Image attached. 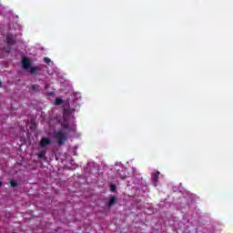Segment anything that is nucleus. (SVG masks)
Segmentation results:
<instances>
[{"mask_svg": "<svg viewBox=\"0 0 233 233\" xmlns=\"http://www.w3.org/2000/svg\"><path fill=\"white\" fill-rule=\"evenodd\" d=\"M47 96H49V97H54L55 94L54 92H49L47 93Z\"/></svg>", "mask_w": 233, "mask_h": 233, "instance_id": "dca6fc26", "label": "nucleus"}, {"mask_svg": "<svg viewBox=\"0 0 233 233\" xmlns=\"http://www.w3.org/2000/svg\"><path fill=\"white\" fill-rule=\"evenodd\" d=\"M10 185L12 187V188H15V187H17V181H15V179H11L10 180Z\"/></svg>", "mask_w": 233, "mask_h": 233, "instance_id": "9b49d317", "label": "nucleus"}, {"mask_svg": "<svg viewBox=\"0 0 233 233\" xmlns=\"http://www.w3.org/2000/svg\"><path fill=\"white\" fill-rule=\"evenodd\" d=\"M5 41L9 46H14L15 45V39L12 35H8L5 38Z\"/></svg>", "mask_w": 233, "mask_h": 233, "instance_id": "39448f33", "label": "nucleus"}, {"mask_svg": "<svg viewBox=\"0 0 233 233\" xmlns=\"http://www.w3.org/2000/svg\"><path fill=\"white\" fill-rule=\"evenodd\" d=\"M38 159H46V148H42L37 154H36Z\"/></svg>", "mask_w": 233, "mask_h": 233, "instance_id": "423d86ee", "label": "nucleus"}, {"mask_svg": "<svg viewBox=\"0 0 233 233\" xmlns=\"http://www.w3.org/2000/svg\"><path fill=\"white\" fill-rule=\"evenodd\" d=\"M54 137L56 139L58 145H65L66 143V139L68 137L66 136V132L63 131L62 129L58 131H55Z\"/></svg>", "mask_w": 233, "mask_h": 233, "instance_id": "f257e3e1", "label": "nucleus"}, {"mask_svg": "<svg viewBox=\"0 0 233 233\" xmlns=\"http://www.w3.org/2000/svg\"><path fill=\"white\" fill-rule=\"evenodd\" d=\"M39 88H40V86L37 84L31 86V89L33 90V92H36V93L41 92V89H39Z\"/></svg>", "mask_w": 233, "mask_h": 233, "instance_id": "9d476101", "label": "nucleus"}, {"mask_svg": "<svg viewBox=\"0 0 233 233\" xmlns=\"http://www.w3.org/2000/svg\"><path fill=\"white\" fill-rule=\"evenodd\" d=\"M109 188L111 192H116V190H117V186H116V184H111Z\"/></svg>", "mask_w": 233, "mask_h": 233, "instance_id": "f8f14e48", "label": "nucleus"}, {"mask_svg": "<svg viewBox=\"0 0 233 233\" xmlns=\"http://www.w3.org/2000/svg\"><path fill=\"white\" fill-rule=\"evenodd\" d=\"M3 87V82L0 80V88Z\"/></svg>", "mask_w": 233, "mask_h": 233, "instance_id": "f3484780", "label": "nucleus"}, {"mask_svg": "<svg viewBox=\"0 0 233 233\" xmlns=\"http://www.w3.org/2000/svg\"><path fill=\"white\" fill-rule=\"evenodd\" d=\"M159 171L151 174V179L155 187H157V181H159Z\"/></svg>", "mask_w": 233, "mask_h": 233, "instance_id": "20e7f679", "label": "nucleus"}, {"mask_svg": "<svg viewBox=\"0 0 233 233\" xmlns=\"http://www.w3.org/2000/svg\"><path fill=\"white\" fill-rule=\"evenodd\" d=\"M48 145H52V141L46 137H43L38 143L40 148H46Z\"/></svg>", "mask_w": 233, "mask_h": 233, "instance_id": "f03ea898", "label": "nucleus"}, {"mask_svg": "<svg viewBox=\"0 0 233 233\" xmlns=\"http://www.w3.org/2000/svg\"><path fill=\"white\" fill-rule=\"evenodd\" d=\"M74 114H76V108L70 106L64 108V116L70 117L74 116Z\"/></svg>", "mask_w": 233, "mask_h": 233, "instance_id": "7ed1b4c3", "label": "nucleus"}, {"mask_svg": "<svg viewBox=\"0 0 233 233\" xmlns=\"http://www.w3.org/2000/svg\"><path fill=\"white\" fill-rule=\"evenodd\" d=\"M117 203V198L111 196L109 198V201L107 203V207L110 208L111 207H114Z\"/></svg>", "mask_w": 233, "mask_h": 233, "instance_id": "0eeeda50", "label": "nucleus"}, {"mask_svg": "<svg viewBox=\"0 0 233 233\" xmlns=\"http://www.w3.org/2000/svg\"><path fill=\"white\" fill-rule=\"evenodd\" d=\"M0 187H3V182L0 181Z\"/></svg>", "mask_w": 233, "mask_h": 233, "instance_id": "a211bd4d", "label": "nucleus"}, {"mask_svg": "<svg viewBox=\"0 0 233 233\" xmlns=\"http://www.w3.org/2000/svg\"><path fill=\"white\" fill-rule=\"evenodd\" d=\"M39 70H41V67H39V66H32V67H30L29 72L33 76H37V72H39Z\"/></svg>", "mask_w": 233, "mask_h": 233, "instance_id": "1a4fd4ad", "label": "nucleus"}, {"mask_svg": "<svg viewBox=\"0 0 233 233\" xmlns=\"http://www.w3.org/2000/svg\"><path fill=\"white\" fill-rule=\"evenodd\" d=\"M22 66L25 70H28L30 68V60L28 58H23Z\"/></svg>", "mask_w": 233, "mask_h": 233, "instance_id": "6e6552de", "label": "nucleus"}, {"mask_svg": "<svg viewBox=\"0 0 233 233\" xmlns=\"http://www.w3.org/2000/svg\"><path fill=\"white\" fill-rule=\"evenodd\" d=\"M55 104L57 106L63 105V98H56Z\"/></svg>", "mask_w": 233, "mask_h": 233, "instance_id": "ddd939ff", "label": "nucleus"}, {"mask_svg": "<svg viewBox=\"0 0 233 233\" xmlns=\"http://www.w3.org/2000/svg\"><path fill=\"white\" fill-rule=\"evenodd\" d=\"M46 88H48V86H46Z\"/></svg>", "mask_w": 233, "mask_h": 233, "instance_id": "6ab92c4d", "label": "nucleus"}, {"mask_svg": "<svg viewBox=\"0 0 233 233\" xmlns=\"http://www.w3.org/2000/svg\"><path fill=\"white\" fill-rule=\"evenodd\" d=\"M44 61H45V63H46V65H50V61H51L50 58L45 57Z\"/></svg>", "mask_w": 233, "mask_h": 233, "instance_id": "4468645a", "label": "nucleus"}, {"mask_svg": "<svg viewBox=\"0 0 233 233\" xmlns=\"http://www.w3.org/2000/svg\"><path fill=\"white\" fill-rule=\"evenodd\" d=\"M62 127H63V128H67L68 127V122H64L62 124Z\"/></svg>", "mask_w": 233, "mask_h": 233, "instance_id": "2eb2a0df", "label": "nucleus"}]
</instances>
